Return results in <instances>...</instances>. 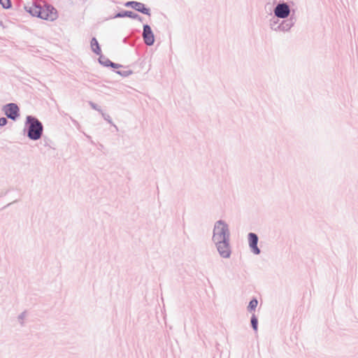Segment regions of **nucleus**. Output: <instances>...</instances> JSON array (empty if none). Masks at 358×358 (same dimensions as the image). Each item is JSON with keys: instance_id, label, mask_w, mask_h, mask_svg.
Here are the masks:
<instances>
[{"instance_id": "nucleus-1", "label": "nucleus", "mask_w": 358, "mask_h": 358, "mask_svg": "<svg viewBox=\"0 0 358 358\" xmlns=\"http://www.w3.org/2000/svg\"><path fill=\"white\" fill-rule=\"evenodd\" d=\"M32 16H36L46 20H54L57 17V12L52 6L45 4L43 6L35 3L26 8Z\"/></svg>"}, {"instance_id": "nucleus-2", "label": "nucleus", "mask_w": 358, "mask_h": 358, "mask_svg": "<svg viewBox=\"0 0 358 358\" xmlns=\"http://www.w3.org/2000/svg\"><path fill=\"white\" fill-rule=\"evenodd\" d=\"M228 227L222 221H218L214 228L213 239L215 241L227 240Z\"/></svg>"}, {"instance_id": "nucleus-3", "label": "nucleus", "mask_w": 358, "mask_h": 358, "mask_svg": "<svg viewBox=\"0 0 358 358\" xmlns=\"http://www.w3.org/2000/svg\"><path fill=\"white\" fill-rule=\"evenodd\" d=\"M27 122L29 124L28 134H41L43 126L37 119L29 116L27 117Z\"/></svg>"}, {"instance_id": "nucleus-4", "label": "nucleus", "mask_w": 358, "mask_h": 358, "mask_svg": "<svg viewBox=\"0 0 358 358\" xmlns=\"http://www.w3.org/2000/svg\"><path fill=\"white\" fill-rule=\"evenodd\" d=\"M217 247V250L220 255L224 258L229 257L230 249L229 247L228 240H224L220 241H215Z\"/></svg>"}, {"instance_id": "nucleus-5", "label": "nucleus", "mask_w": 358, "mask_h": 358, "mask_svg": "<svg viewBox=\"0 0 358 358\" xmlns=\"http://www.w3.org/2000/svg\"><path fill=\"white\" fill-rule=\"evenodd\" d=\"M5 114L8 117L15 120L19 115V108L15 103H9L3 108Z\"/></svg>"}, {"instance_id": "nucleus-6", "label": "nucleus", "mask_w": 358, "mask_h": 358, "mask_svg": "<svg viewBox=\"0 0 358 358\" xmlns=\"http://www.w3.org/2000/svg\"><path fill=\"white\" fill-rule=\"evenodd\" d=\"M143 37L145 44L148 45H152L155 42L154 34L150 26L147 24L143 27Z\"/></svg>"}, {"instance_id": "nucleus-7", "label": "nucleus", "mask_w": 358, "mask_h": 358, "mask_svg": "<svg viewBox=\"0 0 358 358\" xmlns=\"http://www.w3.org/2000/svg\"><path fill=\"white\" fill-rule=\"evenodd\" d=\"M289 14V8L285 3L278 4L275 8V15L280 18L287 17Z\"/></svg>"}, {"instance_id": "nucleus-8", "label": "nucleus", "mask_w": 358, "mask_h": 358, "mask_svg": "<svg viewBox=\"0 0 358 358\" xmlns=\"http://www.w3.org/2000/svg\"><path fill=\"white\" fill-rule=\"evenodd\" d=\"M248 241L250 247L255 255H259L260 252L259 249L257 247L258 237L255 234L250 233L248 235Z\"/></svg>"}, {"instance_id": "nucleus-9", "label": "nucleus", "mask_w": 358, "mask_h": 358, "mask_svg": "<svg viewBox=\"0 0 358 358\" xmlns=\"http://www.w3.org/2000/svg\"><path fill=\"white\" fill-rule=\"evenodd\" d=\"M127 6H131L135 10L140 11L144 14L150 15V9L145 7V5L143 3H139V2H128L127 3Z\"/></svg>"}, {"instance_id": "nucleus-10", "label": "nucleus", "mask_w": 358, "mask_h": 358, "mask_svg": "<svg viewBox=\"0 0 358 358\" xmlns=\"http://www.w3.org/2000/svg\"><path fill=\"white\" fill-rule=\"evenodd\" d=\"M91 46H92V48L93 50V51L94 52H96V54H99L100 52H101V49L99 46V43H98V41H96V38H92V41H91Z\"/></svg>"}, {"instance_id": "nucleus-11", "label": "nucleus", "mask_w": 358, "mask_h": 358, "mask_svg": "<svg viewBox=\"0 0 358 358\" xmlns=\"http://www.w3.org/2000/svg\"><path fill=\"white\" fill-rule=\"evenodd\" d=\"M116 17H135L136 15L131 11H124L123 13H118L115 15Z\"/></svg>"}, {"instance_id": "nucleus-12", "label": "nucleus", "mask_w": 358, "mask_h": 358, "mask_svg": "<svg viewBox=\"0 0 358 358\" xmlns=\"http://www.w3.org/2000/svg\"><path fill=\"white\" fill-rule=\"evenodd\" d=\"M0 4L3 8H9L11 6L10 0H0Z\"/></svg>"}, {"instance_id": "nucleus-13", "label": "nucleus", "mask_w": 358, "mask_h": 358, "mask_svg": "<svg viewBox=\"0 0 358 358\" xmlns=\"http://www.w3.org/2000/svg\"><path fill=\"white\" fill-rule=\"evenodd\" d=\"M257 304H258L257 300V299H252V301H250V302L249 303L248 308L250 310H254L257 306Z\"/></svg>"}, {"instance_id": "nucleus-14", "label": "nucleus", "mask_w": 358, "mask_h": 358, "mask_svg": "<svg viewBox=\"0 0 358 358\" xmlns=\"http://www.w3.org/2000/svg\"><path fill=\"white\" fill-rule=\"evenodd\" d=\"M251 324L253 327V329L257 331V319L254 315L251 319Z\"/></svg>"}, {"instance_id": "nucleus-15", "label": "nucleus", "mask_w": 358, "mask_h": 358, "mask_svg": "<svg viewBox=\"0 0 358 358\" xmlns=\"http://www.w3.org/2000/svg\"><path fill=\"white\" fill-rule=\"evenodd\" d=\"M7 122V120L5 117L0 118V126H4Z\"/></svg>"}, {"instance_id": "nucleus-16", "label": "nucleus", "mask_w": 358, "mask_h": 358, "mask_svg": "<svg viewBox=\"0 0 358 358\" xmlns=\"http://www.w3.org/2000/svg\"><path fill=\"white\" fill-rule=\"evenodd\" d=\"M33 140H37L40 138L41 136H29Z\"/></svg>"}, {"instance_id": "nucleus-17", "label": "nucleus", "mask_w": 358, "mask_h": 358, "mask_svg": "<svg viewBox=\"0 0 358 358\" xmlns=\"http://www.w3.org/2000/svg\"><path fill=\"white\" fill-rule=\"evenodd\" d=\"M110 65L113 67V68H117L119 66L118 64H114V63H112L110 62Z\"/></svg>"}]
</instances>
